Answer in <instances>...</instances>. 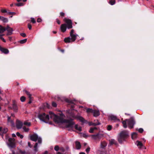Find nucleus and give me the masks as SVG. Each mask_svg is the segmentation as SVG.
<instances>
[{"mask_svg":"<svg viewBox=\"0 0 154 154\" xmlns=\"http://www.w3.org/2000/svg\"><path fill=\"white\" fill-rule=\"evenodd\" d=\"M49 114L51 118L53 119L54 121L57 124H64L66 127L68 128L69 130H71L73 127L75 123L72 120L64 119L65 117L64 114L61 113L60 116H57L52 112H49Z\"/></svg>","mask_w":154,"mask_h":154,"instance_id":"nucleus-1","label":"nucleus"},{"mask_svg":"<svg viewBox=\"0 0 154 154\" xmlns=\"http://www.w3.org/2000/svg\"><path fill=\"white\" fill-rule=\"evenodd\" d=\"M122 123L124 128H126L127 127V124L129 127L131 129L133 127L135 122L133 118H131L128 119H126L125 121H123Z\"/></svg>","mask_w":154,"mask_h":154,"instance_id":"nucleus-2","label":"nucleus"},{"mask_svg":"<svg viewBox=\"0 0 154 154\" xmlns=\"http://www.w3.org/2000/svg\"><path fill=\"white\" fill-rule=\"evenodd\" d=\"M74 31L72 29L70 32V37L66 38L64 39V41L66 43H69L74 42L76 39V37L78 36L76 34H75Z\"/></svg>","mask_w":154,"mask_h":154,"instance_id":"nucleus-3","label":"nucleus"},{"mask_svg":"<svg viewBox=\"0 0 154 154\" xmlns=\"http://www.w3.org/2000/svg\"><path fill=\"white\" fill-rule=\"evenodd\" d=\"M128 136V133L126 131H122L119 134L118 137V140L120 143H122L125 140Z\"/></svg>","mask_w":154,"mask_h":154,"instance_id":"nucleus-4","label":"nucleus"},{"mask_svg":"<svg viewBox=\"0 0 154 154\" xmlns=\"http://www.w3.org/2000/svg\"><path fill=\"white\" fill-rule=\"evenodd\" d=\"M38 117L41 121L46 123H48V122L50 119L49 115H46L45 113L39 114Z\"/></svg>","mask_w":154,"mask_h":154,"instance_id":"nucleus-5","label":"nucleus"},{"mask_svg":"<svg viewBox=\"0 0 154 154\" xmlns=\"http://www.w3.org/2000/svg\"><path fill=\"white\" fill-rule=\"evenodd\" d=\"M30 138L31 140L34 141L35 142L37 140L39 144H41L42 143V139L39 137L36 134L31 135L30 136Z\"/></svg>","mask_w":154,"mask_h":154,"instance_id":"nucleus-6","label":"nucleus"},{"mask_svg":"<svg viewBox=\"0 0 154 154\" xmlns=\"http://www.w3.org/2000/svg\"><path fill=\"white\" fill-rule=\"evenodd\" d=\"M8 140L9 143L8 144V145L10 148H11L15 147V139L14 138H9Z\"/></svg>","mask_w":154,"mask_h":154,"instance_id":"nucleus-7","label":"nucleus"},{"mask_svg":"<svg viewBox=\"0 0 154 154\" xmlns=\"http://www.w3.org/2000/svg\"><path fill=\"white\" fill-rule=\"evenodd\" d=\"M64 20L67 24V27L68 29H69L72 27V23L71 20L65 18Z\"/></svg>","mask_w":154,"mask_h":154,"instance_id":"nucleus-8","label":"nucleus"},{"mask_svg":"<svg viewBox=\"0 0 154 154\" xmlns=\"http://www.w3.org/2000/svg\"><path fill=\"white\" fill-rule=\"evenodd\" d=\"M5 29L6 30H7L8 31L7 35H11L12 34L13 31V29L10 27L9 26L7 25Z\"/></svg>","mask_w":154,"mask_h":154,"instance_id":"nucleus-9","label":"nucleus"},{"mask_svg":"<svg viewBox=\"0 0 154 154\" xmlns=\"http://www.w3.org/2000/svg\"><path fill=\"white\" fill-rule=\"evenodd\" d=\"M109 118L111 120L114 121L115 122L119 121V119H118L116 116L112 115H110L109 116Z\"/></svg>","mask_w":154,"mask_h":154,"instance_id":"nucleus-10","label":"nucleus"},{"mask_svg":"<svg viewBox=\"0 0 154 154\" xmlns=\"http://www.w3.org/2000/svg\"><path fill=\"white\" fill-rule=\"evenodd\" d=\"M91 136L92 139L94 140H96L98 139H100V138L102 136V135H100L99 134H97L95 135H91Z\"/></svg>","mask_w":154,"mask_h":154,"instance_id":"nucleus-11","label":"nucleus"},{"mask_svg":"<svg viewBox=\"0 0 154 154\" xmlns=\"http://www.w3.org/2000/svg\"><path fill=\"white\" fill-rule=\"evenodd\" d=\"M8 123L9 125H11L12 127L14 126V122L9 117H8Z\"/></svg>","mask_w":154,"mask_h":154,"instance_id":"nucleus-12","label":"nucleus"},{"mask_svg":"<svg viewBox=\"0 0 154 154\" xmlns=\"http://www.w3.org/2000/svg\"><path fill=\"white\" fill-rule=\"evenodd\" d=\"M8 131V129L7 128H2L0 127V134L1 135L5 134Z\"/></svg>","mask_w":154,"mask_h":154,"instance_id":"nucleus-13","label":"nucleus"},{"mask_svg":"<svg viewBox=\"0 0 154 154\" xmlns=\"http://www.w3.org/2000/svg\"><path fill=\"white\" fill-rule=\"evenodd\" d=\"M23 123L19 120H17L16 122V127L17 128L19 129L22 128L23 126Z\"/></svg>","mask_w":154,"mask_h":154,"instance_id":"nucleus-14","label":"nucleus"},{"mask_svg":"<svg viewBox=\"0 0 154 154\" xmlns=\"http://www.w3.org/2000/svg\"><path fill=\"white\" fill-rule=\"evenodd\" d=\"M137 146L140 148L146 149L145 147L143 145V144L140 141H137L136 143Z\"/></svg>","mask_w":154,"mask_h":154,"instance_id":"nucleus-15","label":"nucleus"},{"mask_svg":"<svg viewBox=\"0 0 154 154\" xmlns=\"http://www.w3.org/2000/svg\"><path fill=\"white\" fill-rule=\"evenodd\" d=\"M60 29L62 32H65L66 29V24H62L60 27Z\"/></svg>","mask_w":154,"mask_h":154,"instance_id":"nucleus-16","label":"nucleus"},{"mask_svg":"<svg viewBox=\"0 0 154 154\" xmlns=\"http://www.w3.org/2000/svg\"><path fill=\"white\" fill-rule=\"evenodd\" d=\"M0 50L2 51L3 53L5 54H7L9 53V51L6 49L4 48H2L0 46Z\"/></svg>","mask_w":154,"mask_h":154,"instance_id":"nucleus-17","label":"nucleus"},{"mask_svg":"<svg viewBox=\"0 0 154 154\" xmlns=\"http://www.w3.org/2000/svg\"><path fill=\"white\" fill-rule=\"evenodd\" d=\"M0 20L2 21L4 23H7L8 21V18L2 16H0Z\"/></svg>","mask_w":154,"mask_h":154,"instance_id":"nucleus-18","label":"nucleus"},{"mask_svg":"<svg viewBox=\"0 0 154 154\" xmlns=\"http://www.w3.org/2000/svg\"><path fill=\"white\" fill-rule=\"evenodd\" d=\"M93 115L94 116L97 117L99 116L100 114V112L98 110H94L93 111Z\"/></svg>","mask_w":154,"mask_h":154,"instance_id":"nucleus-19","label":"nucleus"},{"mask_svg":"<svg viewBox=\"0 0 154 154\" xmlns=\"http://www.w3.org/2000/svg\"><path fill=\"white\" fill-rule=\"evenodd\" d=\"M75 145L76 148L77 149H80L81 147V145L80 144V143L78 141H77L75 142Z\"/></svg>","mask_w":154,"mask_h":154,"instance_id":"nucleus-20","label":"nucleus"},{"mask_svg":"<svg viewBox=\"0 0 154 154\" xmlns=\"http://www.w3.org/2000/svg\"><path fill=\"white\" fill-rule=\"evenodd\" d=\"M12 108L15 112H17V107L16 104L14 103V102H13V103L12 105Z\"/></svg>","mask_w":154,"mask_h":154,"instance_id":"nucleus-21","label":"nucleus"},{"mask_svg":"<svg viewBox=\"0 0 154 154\" xmlns=\"http://www.w3.org/2000/svg\"><path fill=\"white\" fill-rule=\"evenodd\" d=\"M137 136V134L136 133L133 132L131 134V138L133 140L136 139Z\"/></svg>","mask_w":154,"mask_h":154,"instance_id":"nucleus-22","label":"nucleus"},{"mask_svg":"<svg viewBox=\"0 0 154 154\" xmlns=\"http://www.w3.org/2000/svg\"><path fill=\"white\" fill-rule=\"evenodd\" d=\"M77 119L82 122H84L85 120L84 118L81 116H78L76 117Z\"/></svg>","mask_w":154,"mask_h":154,"instance_id":"nucleus-23","label":"nucleus"},{"mask_svg":"<svg viewBox=\"0 0 154 154\" xmlns=\"http://www.w3.org/2000/svg\"><path fill=\"white\" fill-rule=\"evenodd\" d=\"M107 143L105 142H103L101 143L100 146L102 148H103L106 146Z\"/></svg>","mask_w":154,"mask_h":154,"instance_id":"nucleus-24","label":"nucleus"},{"mask_svg":"<svg viewBox=\"0 0 154 154\" xmlns=\"http://www.w3.org/2000/svg\"><path fill=\"white\" fill-rule=\"evenodd\" d=\"M5 30L6 29L5 28L2 26H1V27H0V33L4 32Z\"/></svg>","mask_w":154,"mask_h":154,"instance_id":"nucleus-25","label":"nucleus"},{"mask_svg":"<svg viewBox=\"0 0 154 154\" xmlns=\"http://www.w3.org/2000/svg\"><path fill=\"white\" fill-rule=\"evenodd\" d=\"M23 125L28 126H29L31 125V124L30 122H28L27 121H26L24 122L23 123Z\"/></svg>","mask_w":154,"mask_h":154,"instance_id":"nucleus-26","label":"nucleus"},{"mask_svg":"<svg viewBox=\"0 0 154 154\" xmlns=\"http://www.w3.org/2000/svg\"><path fill=\"white\" fill-rule=\"evenodd\" d=\"M75 128L76 130H78L79 131H82V128L81 127H78L77 125H75Z\"/></svg>","mask_w":154,"mask_h":154,"instance_id":"nucleus-27","label":"nucleus"},{"mask_svg":"<svg viewBox=\"0 0 154 154\" xmlns=\"http://www.w3.org/2000/svg\"><path fill=\"white\" fill-rule=\"evenodd\" d=\"M97 128L96 127H95L94 128H91L89 131L90 133H93L94 132V131Z\"/></svg>","mask_w":154,"mask_h":154,"instance_id":"nucleus-28","label":"nucleus"},{"mask_svg":"<svg viewBox=\"0 0 154 154\" xmlns=\"http://www.w3.org/2000/svg\"><path fill=\"white\" fill-rule=\"evenodd\" d=\"M24 91L25 92V93L29 96V98L30 99H31V95L27 91L25 90Z\"/></svg>","mask_w":154,"mask_h":154,"instance_id":"nucleus-29","label":"nucleus"},{"mask_svg":"<svg viewBox=\"0 0 154 154\" xmlns=\"http://www.w3.org/2000/svg\"><path fill=\"white\" fill-rule=\"evenodd\" d=\"M100 124V123H94L93 122H89V125H99Z\"/></svg>","mask_w":154,"mask_h":154,"instance_id":"nucleus-30","label":"nucleus"},{"mask_svg":"<svg viewBox=\"0 0 154 154\" xmlns=\"http://www.w3.org/2000/svg\"><path fill=\"white\" fill-rule=\"evenodd\" d=\"M110 143L112 145L115 143V140L113 139H110L109 140Z\"/></svg>","mask_w":154,"mask_h":154,"instance_id":"nucleus-31","label":"nucleus"},{"mask_svg":"<svg viewBox=\"0 0 154 154\" xmlns=\"http://www.w3.org/2000/svg\"><path fill=\"white\" fill-rule=\"evenodd\" d=\"M27 40V39H25L21 40L20 41V43L21 44L24 43L26 42Z\"/></svg>","mask_w":154,"mask_h":154,"instance_id":"nucleus-32","label":"nucleus"},{"mask_svg":"<svg viewBox=\"0 0 154 154\" xmlns=\"http://www.w3.org/2000/svg\"><path fill=\"white\" fill-rule=\"evenodd\" d=\"M38 145V143H36L34 146V150H35V152H37L38 151V149H37Z\"/></svg>","mask_w":154,"mask_h":154,"instance_id":"nucleus-33","label":"nucleus"},{"mask_svg":"<svg viewBox=\"0 0 154 154\" xmlns=\"http://www.w3.org/2000/svg\"><path fill=\"white\" fill-rule=\"evenodd\" d=\"M16 134L17 136L20 137L21 139L23 138V135L22 134H21L19 132H17L16 133Z\"/></svg>","mask_w":154,"mask_h":154,"instance_id":"nucleus-34","label":"nucleus"},{"mask_svg":"<svg viewBox=\"0 0 154 154\" xmlns=\"http://www.w3.org/2000/svg\"><path fill=\"white\" fill-rule=\"evenodd\" d=\"M23 129L24 131L26 132H28L29 130V129L28 128H26L25 127L23 128Z\"/></svg>","mask_w":154,"mask_h":154,"instance_id":"nucleus-35","label":"nucleus"},{"mask_svg":"<svg viewBox=\"0 0 154 154\" xmlns=\"http://www.w3.org/2000/svg\"><path fill=\"white\" fill-rule=\"evenodd\" d=\"M87 112L88 113H89V112H93V111L92 110V109H87L86 110Z\"/></svg>","mask_w":154,"mask_h":154,"instance_id":"nucleus-36","label":"nucleus"},{"mask_svg":"<svg viewBox=\"0 0 154 154\" xmlns=\"http://www.w3.org/2000/svg\"><path fill=\"white\" fill-rule=\"evenodd\" d=\"M15 5L18 6H21L23 5L24 4L22 3H18L16 4Z\"/></svg>","mask_w":154,"mask_h":154,"instance_id":"nucleus-37","label":"nucleus"},{"mask_svg":"<svg viewBox=\"0 0 154 154\" xmlns=\"http://www.w3.org/2000/svg\"><path fill=\"white\" fill-rule=\"evenodd\" d=\"M115 3V1L114 0L111 1L109 2V3L111 5H114Z\"/></svg>","mask_w":154,"mask_h":154,"instance_id":"nucleus-38","label":"nucleus"},{"mask_svg":"<svg viewBox=\"0 0 154 154\" xmlns=\"http://www.w3.org/2000/svg\"><path fill=\"white\" fill-rule=\"evenodd\" d=\"M25 99H26V98H25V97H24V96H22L20 98V100L21 102H23L25 100Z\"/></svg>","mask_w":154,"mask_h":154,"instance_id":"nucleus-39","label":"nucleus"},{"mask_svg":"<svg viewBox=\"0 0 154 154\" xmlns=\"http://www.w3.org/2000/svg\"><path fill=\"white\" fill-rule=\"evenodd\" d=\"M54 149L56 151H58L59 150V147L58 146H56L54 147Z\"/></svg>","mask_w":154,"mask_h":154,"instance_id":"nucleus-40","label":"nucleus"},{"mask_svg":"<svg viewBox=\"0 0 154 154\" xmlns=\"http://www.w3.org/2000/svg\"><path fill=\"white\" fill-rule=\"evenodd\" d=\"M112 129V126L110 125H109L107 126V129L109 130H110Z\"/></svg>","mask_w":154,"mask_h":154,"instance_id":"nucleus-41","label":"nucleus"},{"mask_svg":"<svg viewBox=\"0 0 154 154\" xmlns=\"http://www.w3.org/2000/svg\"><path fill=\"white\" fill-rule=\"evenodd\" d=\"M138 131L140 133H142L143 131V130L142 128H140L138 130Z\"/></svg>","mask_w":154,"mask_h":154,"instance_id":"nucleus-42","label":"nucleus"},{"mask_svg":"<svg viewBox=\"0 0 154 154\" xmlns=\"http://www.w3.org/2000/svg\"><path fill=\"white\" fill-rule=\"evenodd\" d=\"M31 22L33 23H35V19L34 18H31Z\"/></svg>","mask_w":154,"mask_h":154,"instance_id":"nucleus-43","label":"nucleus"},{"mask_svg":"<svg viewBox=\"0 0 154 154\" xmlns=\"http://www.w3.org/2000/svg\"><path fill=\"white\" fill-rule=\"evenodd\" d=\"M52 105L53 106L55 107H56L57 106L56 103H55L54 102H53L52 103Z\"/></svg>","mask_w":154,"mask_h":154,"instance_id":"nucleus-44","label":"nucleus"},{"mask_svg":"<svg viewBox=\"0 0 154 154\" xmlns=\"http://www.w3.org/2000/svg\"><path fill=\"white\" fill-rule=\"evenodd\" d=\"M90 147H88L86 149V152L87 153H88L90 150Z\"/></svg>","mask_w":154,"mask_h":154,"instance_id":"nucleus-45","label":"nucleus"},{"mask_svg":"<svg viewBox=\"0 0 154 154\" xmlns=\"http://www.w3.org/2000/svg\"><path fill=\"white\" fill-rule=\"evenodd\" d=\"M8 14L9 15L13 14L14 15L15 14V13L14 12H9L8 13Z\"/></svg>","mask_w":154,"mask_h":154,"instance_id":"nucleus-46","label":"nucleus"},{"mask_svg":"<svg viewBox=\"0 0 154 154\" xmlns=\"http://www.w3.org/2000/svg\"><path fill=\"white\" fill-rule=\"evenodd\" d=\"M20 35L23 37H25L26 36V35L25 33H21L20 34Z\"/></svg>","mask_w":154,"mask_h":154,"instance_id":"nucleus-47","label":"nucleus"},{"mask_svg":"<svg viewBox=\"0 0 154 154\" xmlns=\"http://www.w3.org/2000/svg\"><path fill=\"white\" fill-rule=\"evenodd\" d=\"M1 11L2 13H6L7 12V11L6 9H2L1 10Z\"/></svg>","mask_w":154,"mask_h":154,"instance_id":"nucleus-48","label":"nucleus"},{"mask_svg":"<svg viewBox=\"0 0 154 154\" xmlns=\"http://www.w3.org/2000/svg\"><path fill=\"white\" fill-rule=\"evenodd\" d=\"M28 28L29 29H32V26L31 25L29 24L28 25Z\"/></svg>","mask_w":154,"mask_h":154,"instance_id":"nucleus-49","label":"nucleus"},{"mask_svg":"<svg viewBox=\"0 0 154 154\" xmlns=\"http://www.w3.org/2000/svg\"><path fill=\"white\" fill-rule=\"evenodd\" d=\"M41 21V19L40 18H38L37 20V22H40Z\"/></svg>","mask_w":154,"mask_h":154,"instance_id":"nucleus-50","label":"nucleus"},{"mask_svg":"<svg viewBox=\"0 0 154 154\" xmlns=\"http://www.w3.org/2000/svg\"><path fill=\"white\" fill-rule=\"evenodd\" d=\"M82 136L85 137H86L88 136L87 134H83Z\"/></svg>","mask_w":154,"mask_h":154,"instance_id":"nucleus-51","label":"nucleus"},{"mask_svg":"<svg viewBox=\"0 0 154 154\" xmlns=\"http://www.w3.org/2000/svg\"><path fill=\"white\" fill-rule=\"evenodd\" d=\"M28 146L30 148L32 147V146L31 145V143L29 142H28Z\"/></svg>","mask_w":154,"mask_h":154,"instance_id":"nucleus-52","label":"nucleus"},{"mask_svg":"<svg viewBox=\"0 0 154 154\" xmlns=\"http://www.w3.org/2000/svg\"><path fill=\"white\" fill-rule=\"evenodd\" d=\"M56 21H57V23L58 24H60V21L58 19H56Z\"/></svg>","mask_w":154,"mask_h":154,"instance_id":"nucleus-53","label":"nucleus"},{"mask_svg":"<svg viewBox=\"0 0 154 154\" xmlns=\"http://www.w3.org/2000/svg\"><path fill=\"white\" fill-rule=\"evenodd\" d=\"M60 14L61 16H63L64 15V13L63 12H60Z\"/></svg>","mask_w":154,"mask_h":154,"instance_id":"nucleus-54","label":"nucleus"},{"mask_svg":"<svg viewBox=\"0 0 154 154\" xmlns=\"http://www.w3.org/2000/svg\"><path fill=\"white\" fill-rule=\"evenodd\" d=\"M1 40H2L4 42H6V41L3 38H2V39H1Z\"/></svg>","mask_w":154,"mask_h":154,"instance_id":"nucleus-55","label":"nucleus"},{"mask_svg":"<svg viewBox=\"0 0 154 154\" xmlns=\"http://www.w3.org/2000/svg\"><path fill=\"white\" fill-rule=\"evenodd\" d=\"M1 40H2L4 42H6V41L3 38H2V39H1Z\"/></svg>","mask_w":154,"mask_h":154,"instance_id":"nucleus-56","label":"nucleus"},{"mask_svg":"<svg viewBox=\"0 0 154 154\" xmlns=\"http://www.w3.org/2000/svg\"><path fill=\"white\" fill-rule=\"evenodd\" d=\"M1 40H2L4 42H6V41L3 38H2V39H1Z\"/></svg>","mask_w":154,"mask_h":154,"instance_id":"nucleus-57","label":"nucleus"},{"mask_svg":"<svg viewBox=\"0 0 154 154\" xmlns=\"http://www.w3.org/2000/svg\"><path fill=\"white\" fill-rule=\"evenodd\" d=\"M12 136L13 137H16V135L14 134H12Z\"/></svg>","mask_w":154,"mask_h":154,"instance_id":"nucleus-58","label":"nucleus"},{"mask_svg":"<svg viewBox=\"0 0 154 154\" xmlns=\"http://www.w3.org/2000/svg\"><path fill=\"white\" fill-rule=\"evenodd\" d=\"M60 150L63 152L64 150V149L63 148L60 149Z\"/></svg>","mask_w":154,"mask_h":154,"instance_id":"nucleus-59","label":"nucleus"},{"mask_svg":"<svg viewBox=\"0 0 154 154\" xmlns=\"http://www.w3.org/2000/svg\"><path fill=\"white\" fill-rule=\"evenodd\" d=\"M3 37H2V35L0 34V39H1Z\"/></svg>","mask_w":154,"mask_h":154,"instance_id":"nucleus-60","label":"nucleus"},{"mask_svg":"<svg viewBox=\"0 0 154 154\" xmlns=\"http://www.w3.org/2000/svg\"><path fill=\"white\" fill-rule=\"evenodd\" d=\"M79 154H86L84 152H81L79 153Z\"/></svg>","mask_w":154,"mask_h":154,"instance_id":"nucleus-61","label":"nucleus"},{"mask_svg":"<svg viewBox=\"0 0 154 154\" xmlns=\"http://www.w3.org/2000/svg\"><path fill=\"white\" fill-rule=\"evenodd\" d=\"M57 154H62L60 153V152H57Z\"/></svg>","mask_w":154,"mask_h":154,"instance_id":"nucleus-62","label":"nucleus"},{"mask_svg":"<svg viewBox=\"0 0 154 154\" xmlns=\"http://www.w3.org/2000/svg\"><path fill=\"white\" fill-rule=\"evenodd\" d=\"M32 103L31 100H30L29 102V103Z\"/></svg>","mask_w":154,"mask_h":154,"instance_id":"nucleus-63","label":"nucleus"},{"mask_svg":"<svg viewBox=\"0 0 154 154\" xmlns=\"http://www.w3.org/2000/svg\"><path fill=\"white\" fill-rule=\"evenodd\" d=\"M53 33L54 34H55L56 33V32L54 31H53Z\"/></svg>","mask_w":154,"mask_h":154,"instance_id":"nucleus-64","label":"nucleus"}]
</instances>
